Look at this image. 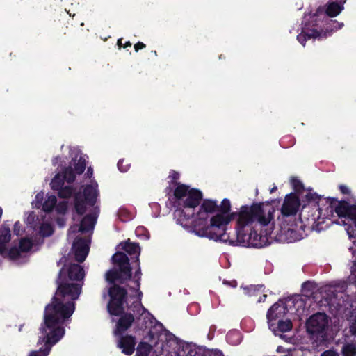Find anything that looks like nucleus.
<instances>
[{
	"label": "nucleus",
	"mask_w": 356,
	"mask_h": 356,
	"mask_svg": "<svg viewBox=\"0 0 356 356\" xmlns=\"http://www.w3.org/2000/svg\"><path fill=\"white\" fill-rule=\"evenodd\" d=\"M334 209L339 218L350 220L356 227V204H350L346 200H341L332 209H330L328 212L331 213Z\"/></svg>",
	"instance_id": "obj_11"
},
{
	"label": "nucleus",
	"mask_w": 356,
	"mask_h": 356,
	"mask_svg": "<svg viewBox=\"0 0 356 356\" xmlns=\"http://www.w3.org/2000/svg\"><path fill=\"white\" fill-rule=\"evenodd\" d=\"M64 268H61L56 279L57 289L51 302L47 304L44 311V327L54 333L51 339L54 343L60 341L64 334V324L70 319L75 310V300L81 293L82 286L78 283L70 282Z\"/></svg>",
	"instance_id": "obj_1"
},
{
	"label": "nucleus",
	"mask_w": 356,
	"mask_h": 356,
	"mask_svg": "<svg viewBox=\"0 0 356 356\" xmlns=\"http://www.w3.org/2000/svg\"><path fill=\"white\" fill-rule=\"evenodd\" d=\"M287 302H289L290 301H292V303L293 304L294 303V300H292L291 298H289L286 300Z\"/></svg>",
	"instance_id": "obj_60"
},
{
	"label": "nucleus",
	"mask_w": 356,
	"mask_h": 356,
	"mask_svg": "<svg viewBox=\"0 0 356 356\" xmlns=\"http://www.w3.org/2000/svg\"><path fill=\"white\" fill-rule=\"evenodd\" d=\"M302 287L304 291L307 289H308L309 291H312L314 289V285L312 282L307 281L302 284Z\"/></svg>",
	"instance_id": "obj_45"
},
{
	"label": "nucleus",
	"mask_w": 356,
	"mask_h": 356,
	"mask_svg": "<svg viewBox=\"0 0 356 356\" xmlns=\"http://www.w3.org/2000/svg\"><path fill=\"white\" fill-rule=\"evenodd\" d=\"M226 340L233 346L238 345L241 341V333L236 330L230 331L226 335Z\"/></svg>",
	"instance_id": "obj_27"
},
{
	"label": "nucleus",
	"mask_w": 356,
	"mask_h": 356,
	"mask_svg": "<svg viewBox=\"0 0 356 356\" xmlns=\"http://www.w3.org/2000/svg\"><path fill=\"white\" fill-rule=\"evenodd\" d=\"M350 331L355 335H356V316L354 322L350 325Z\"/></svg>",
	"instance_id": "obj_52"
},
{
	"label": "nucleus",
	"mask_w": 356,
	"mask_h": 356,
	"mask_svg": "<svg viewBox=\"0 0 356 356\" xmlns=\"http://www.w3.org/2000/svg\"><path fill=\"white\" fill-rule=\"evenodd\" d=\"M230 209H231L230 201L228 199L225 198L221 202L220 205L218 206V211H220L221 213L220 214L225 216V214H227L230 211Z\"/></svg>",
	"instance_id": "obj_36"
},
{
	"label": "nucleus",
	"mask_w": 356,
	"mask_h": 356,
	"mask_svg": "<svg viewBox=\"0 0 356 356\" xmlns=\"http://www.w3.org/2000/svg\"><path fill=\"white\" fill-rule=\"evenodd\" d=\"M266 298H267V295L264 294L262 296H261V297L259 298L258 302H264Z\"/></svg>",
	"instance_id": "obj_58"
},
{
	"label": "nucleus",
	"mask_w": 356,
	"mask_h": 356,
	"mask_svg": "<svg viewBox=\"0 0 356 356\" xmlns=\"http://www.w3.org/2000/svg\"><path fill=\"white\" fill-rule=\"evenodd\" d=\"M76 172L71 166L65 168L62 172V177L67 183H73L76 179Z\"/></svg>",
	"instance_id": "obj_28"
},
{
	"label": "nucleus",
	"mask_w": 356,
	"mask_h": 356,
	"mask_svg": "<svg viewBox=\"0 0 356 356\" xmlns=\"http://www.w3.org/2000/svg\"><path fill=\"white\" fill-rule=\"evenodd\" d=\"M152 350V346L147 342L141 341L136 348L137 356H148Z\"/></svg>",
	"instance_id": "obj_25"
},
{
	"label": "nucleus",
	"mask_w": 356,
	"mask_h": 356,
	"mask_svg": "<svg viewBox=\"0 0 356 356\" xmlns=\"http://www.w3.org/2000/svg\"><path fill=\"white\" fill-rule=\"evenodd\" d=\"M190 190L189 186L187 185L183 184H178L177 185L173 193L175 199L174 202L175 207L189 193Z\"/></svg>",
	"instance_id": "obj_20"
},
{
	"label": "nucleus",
	"mask_w": 356,
	"mask_h": 356,
	"mask_svg": "<svg viewBox=\"0 0 356 356\" xmlns=\"http://www.w3.org/2000/svg\"><path fill=\"white\" fill-rule=\"evenodd\" d=\"M6 243L2 241H0V254L4 256L6 254Z\"/></svg>",
	"instance_id": "obj_48"
},
{
	"label": "nucleus",
	"mask_w": 356,
	"mask_h": 356,
	"mask_svg": "<svg viewBox=\"0 0 356 356\" xmlns=\"http://www.w3.org/2000/svg\"><path fill=\"white\" fill-rule=\"evenodd\" d=\"M11 234L8 227L3 226L1 233L0 234V241L8 243L10 241Z\"/></svg>",
	"instance_id": "obj_38"
},
{
	"label": "nucleus",
	"mask_w": 356,
	"mask_h": 356,
	"mask_svg": "<svg viewBox=\"0 0 356 356\" xmlns=\"http://www.w3.org/2000/svg\"><path fill=\"white\" fill-rule=\"evenodd\" d=\"M136 344V337L132 335L120 336L118 341L117 347L122 350V353L126 355H131Z\"/></svg>",
	"instance_id": "obj_17"
},
{
	"label": "nucleus",
	"mask_w": 356,
	"mask_h": 356,
	"mask_svg": "<svg viewBox=\"0 0 356 356\" xmlns=\"http://www.w3.org/2000/svg\"><path fill=\"white\" fill-rule=\"evenodd\" d=\"M86 167V159L81 156L79 160L74 163V171L77 175L82 174Z\"/></svg>",
	"instance_id": "obj_34"
},
{
	"label": "nucleus",
	"mask_w": 356,
	"mask_h": 356,
	"mask_svg": "<svg viewBox=\"0 0 356 356\" xmlns=\"http://www.w3.org/2000/svg\"><path fill=\"white\" fill-rule=\"evenodd\" d=\"M291 181V185L296 193H300L304 191V185L298 179L293 177Z\"/></svg>",
	"instance_id": "obj_39"
},
{
	"label": "nucleus",
	"mask_w": 356,
	"mask_h": 356,
	"mask_svg": "<svg viewBox=\"0 0 356 356\" xmlns=\"http://www.w3.org/2000/svg\"><path fill=\"white\" fill-rule=\"evenodd\" d=\"M131 166V163L125 160L124 159H121L118 162V168L122 172H126L129 170Z\"/></svg>",
	"instance_id": "obj_40"
},
{
	"label": "nucleus",
	"mask_w": 356,
	"mask_h": 356,
	"mask_svg": "<svg viewBox=\"0 0 356 356\" xmlns=\"http://www.w3.org/2000/svg\"><path fill=\"white\" fill-rule=\"evenodd\" d=\"M128 309L134 314L136 324L139 330H144L152 323L149 317V314H146L147 310L141 302H133Z\"/></svg>",
	"instance_id": "obj_12"
},
{
	"label": "nucleus",
	"mask_w": 356,
	"mask_h": 356,
	"mask_svg": "<svg viewBox=\"0 0 356 356\" xmlns=\"http://www.w3.org/2000/svg\"><path fill=\"white\" fill-rule=\"evenodd\" d=\"M134 50L136 52H138L139 50L143 49L146 47L145 44L142 42H138L134 44Z\"/></svg>",
	"instance_id": "obj_50"
},
{
	"label": "nucleus",
	"mask_w": 356,
	"mask_h": 356,
	"mask_svg": "<svg viewBox=\"0 0 356 356\" xmlns=\"http://www.w3.org/2000/svg\"><path fill=\"white\" fill-rule=\"evenodd\" d=\"M218 211V205L215 200H203L196 218L191 221V227L199 236L207 237L215 241L227 242L229 234L226 232L227 225L233 218V214L223 216L216 214L210 219L209 215Z\"/></svg>",
	"instance_id": "obj_4"
},
{
	"label": "nucleus",
	"mask_w": 356,
	"mask_h": 356,
	"mask_svg": "<svg viewBox=\"0 0 356 356\" xmlns=\"http://www.w3.org/2000/svg\"><path fill=\"white\" fill-rule=\"evenodd\" d=\"M265 286L263 284H259L255 286H251V290H252L254 292H264V291Z\"/></svg>",
	"instance_id": "obj_47"
},
{
	"label": "nucleus",
	"mask_w": 356,
	"mask_h": 356,
	"mask_svg": "<svg viewBox=\"0 0 356 356\" xmlns=\"http://www.w3.org/2000/svg\"><path fill=\"white\" fill-rule=\"evenodd\" d=\"M57 203V198L55 195H50L45 200L42 204V209L44 212L49 213L53 211Z\"/></svg>",
	"instance_id": "obj_26"
},
{
	"label": "nucleus",
	"mask_w": 356,
	"mask_h": 356,
	"mask_svg": "<svg viewBox=\"0 0 356 356\" xmlns=\"http://www.w3.org/2000/svg\"><path fill=\"white\" fill-rule=\"evenodd\" d=\"M140 287H138V286H136V287L130 286L129 287V290L131 291L136 293L137 300L136 302H141V299H142V297H143V292L140 291Z\"/></svg>",
	"instance_id": "obj_44"
},
{
	"label": "nucleus",
	"mask_w": 356,
	"mask_h": 356,
	"mask_svg": "<svg viewBox=\"0 0 356 356\" xmlns=\"http://www.w3.org/2000/svg\"><path fill=\"white\" fill-rule=\"evenodd\" d=\"M65 269V274L63 277H66L70 281H80L84 277V270L81 266L78 264H71Z\"/></svg>",
	"instance_id": "obj_18"
},
{
	"label": "nucleus",
	"mask_w": 356,
	"mask_h": 356,
	"mask_svg": "<svg viewBox=\"0 0 356 356\" xmlns=\"http://www.w3.org/2000/svg\"><path fill=\"white\" fill-rule=\"evenodd\" d=\"M305 197L308 202H314L317 204L319 217L322 216H323V218H327L333 216V213L334 212L335 213V210L334 209L333 211H332L331 213L328 212L329 209H330V206H332V208L334 206H336L337 204L339 202L337 200V198L335 197L325 198V206L326 207L325 208H323L320 204L321 201H322V197L321 195H318L316 193L309 191L305 195Z\"/></svg>",
	"instance_id": "obj_9"
},
{
	"label": "nucleus",
	"mask_w": 356,
	"mask_h": 356,
	"mask_svg": "<svg viewBox=\"0 0 356 356\" xmlns=\"http://www.w3.org/2000/svg\"><path fill=\"white\" fill-rule=\"evenodd\" d=\"M33 246L32 241L28 238H23L19 241V249L22 252H29Z\"/></svg>",
	"instance_id": "obj_31"
},
{
	"label": "nucleus",
	"mask_w": 356,
	"mask_h": 356,
	"mask_svg": "<svg viewBox=\"0 0 356 356\" xmlns=\"http://www.w3.org/2000/svg\"><path fill=\"white\" fill-rule=\"evenodd\" d=\"M179 176L180 175L178 172L172 170L168 176V178L170 179L171 184L177 185L179 184L177 180L179 179Z\"/></svg>",
	"instance_id": "obj_42"
},
{
	"label": "nucleus",
	"mask_w": 356,
	"mask_h": 356,
	"mask_svg": "<svg viewBox=\"0 0 356 356\" xmlns=\"http://www.w3.org/2000/svg\"><path fill=\"white\" fill-rule=\"evenodd\" d=\"M72 248L74 249L75 259L79 263L83 262L90 249L88 241L82 237L77 238L73 243Z\"/></svg>",
	"instance_id": "obj_15"
},
{
	"label": "nucleus",
	"mask_w": 356,
	"mask_h": 356,
	"mask_svg": "<svg viewBox=\"0 0 356 356\" xmlns=\"http://www.w3.org/2000/svg\"><path fill=\"white\" fill-rule=\"evenodd\" d=\"M287 305L281 300H279L268 310L266 318L269 327H275V322L282 319L289 312Z\"/></svg>",
	"instance_id": "obj_13"
},
{
	"label": "nucleus",
	"mask_w": 356,
	"mask_h": 356,
	"mask_svg": "<svg viewBox=\"0 0 356 356\" xmlns=\"http://www.w3.org/2000/svg\"><path fill=\"white\" fill-rule=\"evenodd\" d=\"M321 356H338V353L333 350H327L324 351Z\"/></svg>",
	"instance_id": "obj_51"
},
{
	"label": "nucleus",
	"mask_w": 356,
	"mask_h": 356,
	"mask_svg": "<svg viewBox=\"0 0 356 356\" xmlns=\"http://www.w3.org/2000/svg\"><path fill=\"white\" fill-rule=\"evenodd\" d=\"M328 317L325 313L318 312L311 316L306 322V330L310 338L316 342L326 341Z\"/></svg>",
	"instance_id": "obj_6"
},
{
	"label": "nucleus",
	"mask_w": 356,
	"mask_h": 356,
	"mask_svg": "<svg viewBox=\"0 0 356 356\" xmlns=\"http://www.w3.org/2000/svg\"><path fill=\"white\" fill-rule=\"evenodd\" d=\"M69 32V30H68V27L66 26L65 29H63L62 30V35H60V38L63 39V35H65L68 33Z\"/></svg>",
	"instance_id": "obj_57"
},
{
	"label": "nucleus",
	"mask_w": 356,
	"mask_h": 356,
	"mask_svg": "<svg viewBox=\"0 0 356 356\" xmlns=\"http://www.w3.org/2000/svg\"><path fill=\"white\" fill-rule=\"evenodd\" d=\"M353 265H354L355 266H356V260H355V261H354Z\"/></svg>",
	"instance_id": "obj_64"
},
{
	"label": "nucleus",
	"mask_w": 356,
	"mask_h": 356,
	"mask_svg": "<svg viewBox=\"0 0 356 356\" xmlns=\"http://www.w3.org/2000/svg\"><path fill=\"white\" fill-rule=\"evenodd\" d=\"M134 262L136 264L137 269L135 271L133 282L136 285V286L140 287V280H141V268L140 266V260L138 257H137V261H134Z\"/></svg>",
	"instance_id": "obj_33"
},
{
	"label": "nucleus",
	"mask_w": 356,
	"mask_h": 356,
	"mask_svg": "<svg viewBox=\"0 0 356 356\" xmlns=\"http://www.w3.org/2000/svg\"><path fill=\"white\" fill-rule=\"evenodd\" d=\"M349 250L352 252L353 257L356 259V245L350 247Z\"/></svg>",
	"instance_id": "obj_55"
},
{
	"label": "nucleus",
	"mask_w": 356,
	"mask_h": 356,
	"mask_svg": "<svg viewBox=\"0 0 356 356\" xmlns=\"http://www.w3.org/2000/svg\"><path fill=\"white\" fill-rule=\"evenodd\" d=\"M118 216L120 220L123 222H126L131 219V213L125 208H120L118 211Z\"/></svg>",
	"instance_id": "obj_37"
},
{
	"label": "nucleus",
	"mask_w": 356,
	"mask_h": 356,
	"mask_svg": "<svg viewBox=\"0 0 356 356\" xmlns=\"http://www.w3.org/2000/svg\"><path fill=\"white\" fill-rule=\"evenodd\" d=\"M36 198H37V199L40 198V194H37V195H36Z\"/></svg>",
	"instance_id": "obj_63"
},
{
	"label": "nucleus",
	"mask_w": 356,
	"mask_h": 356,
	"mask_svg": "<svg viewBox=\"0 0 356 356\" xmlns=\"http://www.w3.org/2000/svg\"><path fill=\"white\" fill-rule=\"evenodd\" d=\"M112 263L118 268L108 270L105 274L106 281L111 284L108 289L110 300L107 304L108 313L115 316H120L124 312V305L127 298V289L120 286L132 278V268L128 256L118 251L111 257Z\"/></svg>",
	"instance_id": "obj_3"
},
{
	"label": "nucleus",
	"mask_w": 356,
	"mask_h": 356,
	"mask_svg": "<svg viewBox=\"0 0 356 356\" xmlns=\"http://www.w3.org/2000/svg\"><path fill=\"white\" fill-rule=\"evenodd\" d=\"M323 13V9L319 7L316 13L310 16V20L305 22L302 28V32L297 35L298 41L303 46L307 40L314 38L323 39L322 32L317 29L316 19L319 14Z\"/></svg>",
	"instance_id": "obj_8"
},
{
	"label": "nucleus",
	"mask_w": 356,
	"mask_h": 356,
	"mask_svg": "<svg viewBox=\"0 0 356 356\" xmlns=\"http://www.w3.org/2000/svg\"><path fill=\"white\" fill-rule=\"evenodd\" d=\"M58 195L60 198L66 199L69 198L72 196L73 193V188L72 186H65L62 187L58 190Z\"/></svg>",
	"instance_id": "obj_35"
},
{
	"label": "nucleus",
	"mask_w": 356,
	"mask_h": 356,
	"mask_svg": "<svg viewBox=\"0 0 356 356\" xmlns=\"http://www.w3.org/2000/svg\"><path fill=\"white\" fill-rule=\"evenodd\" d=\"M120 245H121L122 249L130 256L135 255V261H137V257L139 258L140 252V248L138 243H131L129 240H128L124 243H121Z\"/></svg>",
	"instance_id": "obj_21"
},
{
	"label": "nucleus",
	"mask_w": 356,
	"mask_h": 356,
	"mask_svg": "<svg viewBox=\"0 0 356 356\" xmlns=\"http://www.w3.org/2000/svg\"><path fill=\"white\" fill-rule=\"evenodd\" d=\"M119 316L120 318L117 322L115 330V335H122L131 327L134 323H136V316L134 313L131 314L124 311Z\"/></svg>",
	"instance_id": "obj_16"
},
{
	"label": "nucleus",
	"mask_w": 356,
	"mask_h": 356,
	"mask_svg": "<svg viewBox=\"0 0 356 356\" xmlns=\"http://www.w3.org/2000/svg\"><path fill=\"white\" fill-rule=\"evenodd\" d=\"M19 222H16L14 225V232L16 234H19Z\"/></svg>",
	"instance_id": "obj_54"
},
{
	"label": "nucleus",
	"mask_w": 356,
	"mask_h": 356,
	"mask_svg": "<svg viewBox=\"0 0 356 356\" xmlns=\"http://www.w3.org/2000/svg\"><path fill=\"white\" fill-rule=\"evenodd\" d=\"M122 40H123L122 38H120L118 40L117 44L120 48H121V47L127 48L128 47L131 46V43L129 41H127L125 43H122Z\"/></svg>",
	"instance_id": "obj_46"
},
{
	"label": "nucleus",
	"mask_w": 356,
	"mask_h": 356,
	"mask_svg": "<svg viewBox=\"0 0 356 356\" xmlns=\"http://www.w3.org/2000/svg\"><path fill=\"white\" fill-rule=\"evenodd\" d=\"M98 196L97 189L92 185H86L83 193L79 192L74 197V207L79 216H83L87 210V206L94 207Z\"/></svg>",
	"instance_id": "obj_7"
},
{
	"label": "nucleus",
	"mask_w": 356,
	"mask_h": 356,
	"mask_svg": "<svg viewBox=\"0 0 356 356\" xmlns=\"http://www.w3.org/2000/svg\"><path fill=\"white\" fill-rule=\"evenodd\" d=\"M329 25L325 31L320 30L322 32L323 38H326L330 36L333 32L341 29L343 26V22H339L337 20H330V22L327 24Z\"/></svg>",
	"instance_id": "obj_23"
},
{
	"label": "nucleus",
	"mask_w": 356,
	"mask_h": 356,
	"mask_svg": "<svg viewBox=\"0 0 356 356\" xmlns=\"http://www.w3.org/2000/svg\"><path fill=\"white\" fill-rule=\"evenodd\" d=\"M202 198L203 194L201 191L196 188L190 190L189 193L176 206L174 212L179 224L183 227H191L195 208L200 205Z\"/></svg>",
	"instance_id": "obj_5"
},
{
	"label": "nucleus",
	"mask_w": 356,
	"mask_h": 356,
	"mask_svg": "<svg viewBox=\"0 0 356 356\" xmlns=\"http://www.w3.org/2000/svg\"><path fill=\"white\" fill-rule=\"evenodd\" d=\"M343 356H356V345L353 343L345 344L341 350Z\"/></svg>",
	"instance_id": "obj_30"
},
{
	"label": "nucleus",
	"mask_w": 356,
	"mask_h": 356,
	"mask_svg": "<svg viewBox=\"0 0 356 356\" xmlns=\"http://www.w3.org/2000/svg\"><path fill=\"white\" fill-rule=\"evenodd\" d=\"M156 56H157V52L156 51H152Z\"/></svg>",
	"instance_id": "obj_62"
},
{
	"label": "nucleus",
	"mask_w": 356,
	"mask_h": 356,
	"mask_svg": "<svg viewBox=\"0 0 356 356\" xmlns=\"http://www.w3.org/2000/svg\"><path fill=\"white\" fill-rule=\"evenodd\" d=\"M276 190H277V186H273V187L270 190V193H274Z\"/></svg>",
	"instance_id": "obj_59"
},
{
	"label": "nucleus",
	"mask_w": 356,
	"mask_h": 356,
	"mask_svg": "<svg viewBox=\"0 0 356 356\" xmlns=\"http://www.w3.org/2000/svg\"><path fill=\"white\" fill-rule=\"evenodd\" d=\"M20 250L16 247H12L8 251V255L11 259H17L20 255Z\"/></svg>",
	"instance_id": "obj_43"
},
{
	"label": "nucleus",
	"mask_w": 356,
	"mask_h": 356,
	"mask_svg": "<svg viewBox=\"0 0 356 356\" xmlns=\"http://www.w3.org/2000/svg\"><path fill=\"white\" fill-rule=\"evenodd\" d=\"M211 356H224L223 353L220 350H215L212 352Z\"/></svg>",
	"instance_id": "obj_53"
},
{
	"label": "nucleus",
	"mask_w": 356,
	"mask_h": 356,
	"mask_svg": "<svg viewBox=\"0 0 356 356\" xmlns=\"http://www.w3.org/2000/svg\"><path fill=\"white\" fill-rule=\"evenodd\" d=\"M343 8V7L340 6L337 2H331L327 4L325 13L330 17H334L341 12Z\"/></svg>",
	"instance_id": "obj_24"
},
{
	"label": "nucleus",
	"mask_w": 356,
	"mask_h": 356,
	"mask_svg": "<svg viewBox=\"0 0 356 356\" xmlns=\"http://www.w3.org/2000/svg\"><path fill=\"white\" fill-rule=\"evenodd\" d=\"M293 324L291 320L286 319L285 321L282 319H280L277 322H275V327H269L273 332L276 333V332H286L290 331L292 329Z\"/></svg>",
	"instance_id": "obj_22"
},
{
	"label": "nucleus",
	"mask_w": 356,
	"mask_h": 356,
	"mask_svg": "<svg viewBox=\"0 0 356 356\" xmlns=\"http://www.w3.org/2000/svg\"><path fill=\"white\" fill-rule=\"evenodd\" d=\"M44 323H42L40 327V332L41 335L39 337L38 341V344L44 343V347L40 348L38 351H32L29 356H47L49 354L52 346L59 341H56L54 343L53 341L55 339H51V336L54 333L49 332L47 330V328L44 327L43 330L42 327H44Z\"/></svg>",
	"instance_id": "obj_10"
},
{
	"label": "nucleus",
	"mask_w": 356,
	"mask_h": 356,
	"mask_svg": "<svg viewBox=\"0 0 356 356\" xmlns=\"http://www.w3.org/2000/svg\"><path fill=\"white\" fill-rule=\"evenodd\" d=\"M300 202L299 197L293 193L285 196L284 203L281 208V213L284 216H291L296 214Z\"/></svg>",
	"instance_id": "obj_14"
},
{
	"label": "nucleus",
	"mask_w": 356,
	"mask_h": 356,
	"mask_svg": "<svg viewBox=\"0 0 356 356\" xmlns=\"http://www.w3.org/2000/svg\"><path fill=\"white\" fill-rule=\"evenodd\" d=\"M54 228L49 223H43L40 227V234L43 237H48L53 234Z\"/></svg>",
	"instance_id": "obj_32"
},
{
	"label": "nucleus",
	"mask_w": 356,
	"mask_h": 356,
	"mask_svg": "<svg viewBox=\"0 0 356 356\" xmlns=\"http://www.w3.org/2000/svg\"><path fill=\"white\" fill-rule=\"evenodd\" d=\"M103 296V298H104V299H106V297H107V295H106V293L104 292V293H103V296Z\"/></svg>",
	"instance_id": "obj_61"
},
{
	"label": "nucleus",
	"mask_w": 356,
	"mask_h": 356,
	"mask_svg": "<svg viewBox=\"0 0 356 356\" xmlns=\"http://www.w3.org/2000/svg\"><path fill=\"white\" fill-rule=\"evenodd\" d=\"M268 211V216H265L263 203H254L251 207L242 206L238 213L237 225L236 227V238L229 236L228 243L231 245H240L243 247L262 248L268 244L267 236L258 234L254 229L246 226L254 221L263 225H267L273 219L274 209Z\"/></svg>",
	"instance_id": "obj_2"
},
{
	"label": "nucleus",
	"mask_w": 356,
	"mask_h": 356,
	"mask_svg": "<svg viewBox=\"0 0 356 356\" xmlns=\"http://www.w3.org/2000/svg\"><path fill=\"white\" fill-rule=\"evenodd\" d=\"M339 188L342 194L349 195L350 193V190L348 188V186L345 185H340Z\"/></svg>",
	"instance_id": "obj_49"
},
{
	"label": "nucleus",
	"mask_w": 356,
	"mask_h": 356,
	"mask_svg": "<svg viewBox=\"0 0 356 356\" xmlns=\"http://www.w3.org/2000/svg\"><path fill=\"white\" fill-rule=\"evenodd\" d=\"M65 180L60 174H57L51 181V187L54 191H58L63 186Z\"/></svg>",
	"instance_id": "obj_29"
},
{
	"label": "nucleus",
	"mask_w": 356,
	"mask_h": 356,
	"mask_svg": "<svg viewBox=\"0 0 356 356\" xmlns=\"http://www.w3.org/2000/svg\"><path fill=\"white\" fill-rule=\"evenodd\" d=\"M97 216L95 213L87 214L81 220L79 226V232L86 233L93 229L96 223Z\"/></svg>",
	"instance_id": "obj_19"
},
{
	"label": "nucleus",
	"mask_w": 356,
	"mask_h": 356,
	"mask_svg": "<svg viewBox=\"0 0 356 356\" xmlns=\"http://www.w3.org/2000/svg\"><path fill=\"white\" fill-rule=\"evenodd\" d=\"M92 174H93L92 168L91 167H88L87 169L86 175L90 178L92 177Z\"/></svg>",
	"instance_id": "obj_56"
},
{
	"label": "nucleus",
	"mask_w": 356,
	"mask_h": 356,
	"mask_svg": "<svg viewBox=\"0 0 356 356\" xmlns=\"http://www.w3.org/2000/svg\"><path fill=\"white\" fill-rule=\"evenodd\" d=\"M68 203L67 201L63 200L56 204L55 209L58 213L65 214L67 210Z\"/></svg>",
	"instance_id": "obj_41"
}]
</instances>
